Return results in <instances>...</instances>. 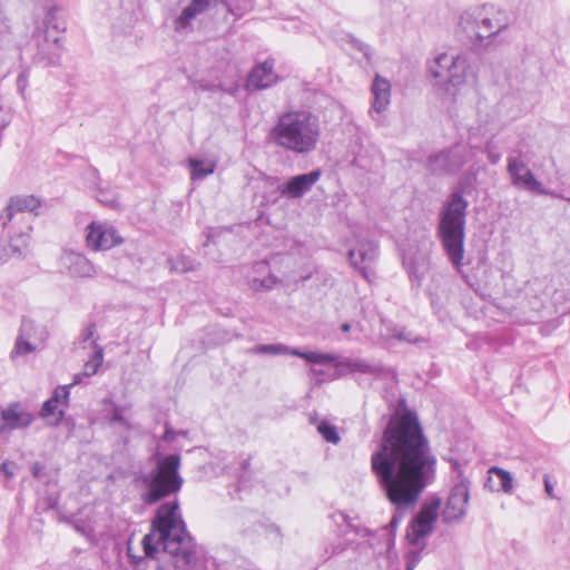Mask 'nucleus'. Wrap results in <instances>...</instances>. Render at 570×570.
<instances>
[{"mask_svg":"<svg viewBox=\"0 0 570 570\" xmlns=\"http://www.w3.org/2000/svg\"><path fill=\"white\" fill-rule=\"evenodd\" d=\"M469 502V488L464 482L455 484L448 498L443 510V520L445 522L459 521L466 512Z\"/></svg>","mask_w":570,"mask_h":570,"instance_id":"aec40b11","label":"nucleus"},{"mask_svg":"<svg viewBox=\"0 0 570 570\" xmlns=\"http://www.w3.org/2000/svg\"><path fill=\"white\" fill-rule=\"evenodd\" d=\"M468 148L456 144L428 158V169L434 175H454L466 163Z\"/></svg>","mask_w":570,"mask_h":570,"instance_id":"9b49d317","label":"nucleus"},{"mask_svg":"<svg viewBox=\"0 0 570 570\" xmlns=\"http://www.w3.org/2000/svg\"><path fill=\"white\" fill-rule=\"evenodd\" d=\"M379 255V247L374 240L368 238H356L355 245L348 250V259L352 267L357 271L367 283L375 281V263Z\"/></svg>","mask_w":570,"mask_h":570,"instance_id":"6e6552de","label":"nucleus"},{"mask_svg":"<svg viewBox=\"0 0 570 570\" xmlns=\"http://www.w3.org/2000/svg\"><path fill=\"white\" fill-rule=\"evenodd\" d=\"M438 86L450 97H455L466 86L476 83L478 73L466 55L439 53L429 66Z\"/></svg>","mask_w":570,"mask_h":570,"instance_id":"0eeeda50","label":"nucleus"},{"mask_svg":"<svg viewBox=\"0 0 570 570\" xmlns=\"http://www.w3.org/2000/svg\"><path fill=\"white\" fill-rule=\"evenodd\" d=\"M567 200H569V202H570V198H567Z\"/></svg>","mask_w":570,"mask_h":570,"instance_id":"8fccbe9b","label":"nucleus"},{"mask_svg":"<svg viewBox=\"0 0 570 570\" xmlns=\"http://www.w3.org/2000/svg\"><path fill=\"white\" fill-rule=\"evenodd\" d=\"M56 12H57L56 6H51L48 9L46 17H45V26L47 29L52 28L58 31H65L66 30L65 22L57 19Z\"/></svg>","mask_w":570,"mask_h":570,"instance_id":"72a5a7b5","label":"nucleus"},{"mask_svg":"<svg viewBox=\"0 0 570 570\" xmlns=\"http://www.w3.org/2000/svg\"><path fill=\"white\" fill-rule=\"evenodd\" d=\"M321 136L318 116L303 109L279 114L268 132V138L275 146L296 155H308L316 150Z\"/></svg>","mask_w":570,"mask_h":570,"instance_id":"7ed1b4c3","label":"nucleus"},{"mask_svg":"<svg viewBox=\"0 0 570 570\" xmlns=\"http://www.w3.org/2000/svg\"><path fill=\"white\" fill-rule=\"evenodd\" d=\"M176 439V432H174L171 429H166L164 435H163V440L167 441V442H171Z\"/></svg>","mask_w":570,"mask_h":570,"instance_id":"a19ab883","label":"nucleus"},{"mask_svg":"<svg viewBox=\"0 0 570 570\" xmlns=\"http://www.w3.org/2000/svg\"><path fill=\"white\" fill-rule=\"evenodd\" d=\"M96 351L91 355V357L85 363L83 370L81 373H78L73 376V381L69 387L82 383V377H91L98 372V368L101 366L104 361V348L97 346L95 344Z\"/></svg>","mask_w":570,"mask_h":570,"instance_id":"cd10ccee","label":"nucleus"},{"mask_svg":"<svg viewBox=\"0 0 570 570\" xmlns=\"http://www.w3.org/2000/svg\"><path fill=\"white\" fill-rule=\"evenodd\" d=\"M317 431L330 443L337 444L341 440L336 426L325 421L317 425Z\"/></svg>","mask_w":570,"mask_h":570,"instance_id":"473e14b6","label":"nucleus"},{"mask_svg":"<svg viewBox=\"0 0 570 570\" xmlns=\"http://www.w3.org/2000/svg\"><path fill=\"white\" fill-rule=\"evenodd\" d=\"M218 3L227 7L229 13L235 14L234 9L226 0H191L190 3L183 9L180 14L176 18L174 26L176 31L191 30L193 21L200 14L205 13Z\"/></svg>","mask_w":570,"mask_h":570,"instance_id":"dca6fc26","label":"nucleus"},{"mask_svg":"<svg viewBox=\"0 0 570 570\" xmlns=\"http://www.w3.org/2000/svg\"><path fill=\"white\" fill-rule=\"evenodd\" d=\"M85 232L86 245L95 252L109 250L125 242L118 229L106 220H92Z\"/></svg>","mask_w":570,"mask_h":570,"instance_id":"9d476101","label":"nucleus"},{"mask_svg":"<svg viewBox=\"0 0 570 570\" xmlns=\"http://www.w3.org/2000/svg\"><path fill=\"white\" fill-rule=\"evenodd\" d=\"M346 366L351 372L366 373L375 376L381 372V367L379 365L372 364L365 360L348 361Z\"/></svg>","mask_w":570,"mask_h":570,"instance_id":"2f4dec72","label":"nucleus"},{"mask_svg":"<svg viewBox=\"0 0 570 570\" xmlns=\"http://www.w3.org/2000/svg\"><path fill=\"white\" fill-rule=\"evenodd\" d=\"M180 455L169 454L158 458L155 468L136 478V485L145 490L141 500L146 504H154L159 500L177 493L183 485L179 474Z\"/></svg>","mask_w":570,"mask_h":570,"instance_id":"423d86ee","label":"nucleus"},{"mask_svg":"<svg viewBox=\"0 0 570 570\" xmlns=\"http://www.w3.org/2000/svg\"><path fill=\"white\" fill-rule=\"evenodd\" d=\"M489 474H493L499 479V485L495 488V491H502L504 493L512 492L513 478L509 471L499 466H492L489 469Z\"/></svg>","mask_w":570,"mask_h":570,"instance_id":"c756f323","label":"nucleus"},{"mask_svg":"<svg viewBox=\"0 0 570 570\" xmlns=\"http://www.w3.org/2000/svg\"><path fill=\"white\" fill-rule=\"evenodd\" d=\"M440 505V499H433L424 504L415 515L411 524V532L407 533L412 543L417 544L421 539L431 533L433 524L438 519Z\"/></svg>","mask_w":570,"mask_h":570,"instance_id":"4468645a","label":"nucleus"},{"mask_svg":"<svg viewBox=\"0 0 570 570\" xmlns=\"http://www.w3.org/2000/svg\"><path fill=\"white\" fill-rule=\"evenodd\" d=\"M478 18L481 19V43L507 29L510 23V19L503 10L490 4H484V11L479 13Z\"/></svg>","mask_w":570,"mask_h":570,"instance_id":"6ab92c4d","label":"nucleus"},{"mask_svg":"<svg viewBox=\"0 0 570 570\" xmlns=\"http://www.w3.org/2000/svg\"><path fill=\"white\" fill-rule=\"evenodd\" d=\"M476 292H478L481 296H483V295H484L482 291H480V292H479V291L476 289Z\"/></svg>","mask_w":570,"mask_h":570,"instance_id":"de8ad7c7","label":"nucleus"},{"mask_svg":"<svg viewBox=\"0 0 570 570\" xmlns=\"http://www.w3.org/2000/svg\"><path fill=\"white\" fill-rule=\"evenodd\" d=\"M483 11L484 6L470 8L461 14L459 20V35L473 46H481V19H476V17L479 13H483Z\"/></svg>","mask_w":570,"mask_h":570,"instance_id":"412c9836","label":"nucleus"},{"mask_svg":"<svg viewBox=\"0 0 570 570\" xmlns=\"http://www.w3.org/2000/svg\"><path fill=\"white\" fill-rule=\"evenodd\" d=\"M2 258H3V257H2V254L0 253V261H2Z\"/></svg>","mask_w":570,"mask_h":570,"instance_id":"09e8293b","label":"nucleus"},{"mask_svg":"<svg viewBox=\"0 0 570 570\" xmlns=\"http://www.w3.org/2000/svg\"><path fill=\"white\" fill-rule=\"evenodd\" d=\"M373 102L370 116L377 124L381 122L380 118H375L373 114L381 115L384 112L391 102V85L390 81L376 75L372 83Z\"/></svg>","mask_w":570,"mask_h":570,"instance_id":"5701e85b","label":"nucleus"},{"mask_svg":"<svg viewBox=\"0 0 570 570\" xmlns=\"http://www.w3.org/2000/svg\"><path fill=\"white\" fill-rule=\"evenodd\" d=\"M436 459L423 435L415 414L406 412L384 431L380 449L371 465L377 484L394 507L390 522L394 528L401 517L417 504L435 478Z\"/></svg>","mask_w":570,"mask_h":570,"instance_id":"f257e3e1","label":"nucleus"},{"mask_svg":"<svg viewBox=\"0 0 570 570\" xmlns=\"http://www.w3.org/2000/svg\"><path fill=\"white\" fill-rule=\"evenodd\" d=\"M381 334L386 340L396 338L401 342L410 344H420L424 338L414 335L412 332L406 331L404 327L397 326L391 322L382 321Z\"/></svg>","mask_w":570,"mask_h":570,"instance_id":"bb28decb","label":"nucleus"},{"mask_svg":"<svg viewBox=\"0 0 570 570\" xmlns=\"http://www.w3.org/2000/svg\"><path fill=\"white\" fill-rule=\"evenodd\" d=\"M256 354L268 355H293L306 360L313 364H327L335 362L337 356L328 353L301 352L297 348H291L284 344H262L253 348Z\"/></svg>","mask_w":570,"mask_h":570,"instance_id":"2eb2a0df","label":"nucleus"},{"mask_svg":"<svg viewBox=\"0 0 570 570\" xmlns=\"http://www.w3.org/2000/svg\"><path fill=\"white\" fill-rule=\"evenodd\" d=\"M543 484H544V491L548 494L549 498H554V488L553 484L550 482V478L548 474L543 475Z\"/></svg>","mask_w":570,"mask_h":570,"instance_id":"e433bc0d","label":"nucleus"},{"mask_svg":"<svg viewBox=\"0 0 570 570\" xmlns=\"http://www.w3.org/2000/svg\"><path fill=\"white\" fill-rule=\"evenodd\" d=\"M99 200H100V203L106 202V203H108L110 206H112V205H114V202H112V200H110V202H109V200H104V199H101V198H99Z\"/></svg>","mask_w":570,"mask_h":570,"instance_id":"49530a36","label":"nucleus"},{"mask_svg":"<svg viewBox=\"0 0 570 570\" xmlns=\"http://www.w3.org/2000/svg\"><path fill=\"white\" fill-rule=\"evenodd\" d=\"M2 419L6 421L7 432L27 429L35 421L32 413L20 402H11L3 407Z\"/></svg>","mask_w":570,"mask_h":570,"instance_id":"4be33fe9","label":"nucleus"},{"mask_svg":"<svg viewBox=\"0 0 570 570\" xmlns=\"http://www.w3.org/2000/svg\"><path fill=\"white\" fill-rule=\"evenodd\" d=\"M276 80L277 76L274 72V61L265 60L250 71L246 87L248 89L262 90L272 86Z\"/></svg>","mask_w":570,"mask_h":570,"instance_id":"393cba45","label":"nucleus"},{"mask_svg":"<svg viewBox=\"0 0 570 570\" xmlns=\"http://www.w3.org/2000/svg\"><path fill=\"white\" fill-rule=\"evenodd\" d=\"M507 170L514 186L524 188L540 195L556 196L554 193L548 191L543 185L535 179L528 165L519 156H510L508 158Z\"/></svg>","mask_w":570,"mask_h":570,"instance_id":"ddd939ff","label":"nucleus"},{"mask_svg":"<svg viewBox=\"0 0 570 570\" xmlns=\"http://www.w3.org/2000/svg\"><path fill=\"white\" fill-rule=\"evenodd\" d=\"M40 207V199L33 195H18L10 198L0 214L3 232L9 237V250L13 256L24 255L29 245L31 225L26 213H33Z\"/></svg>","mask_w":570,"mask_h":570,"instance_id":"39448f33","label":"nucleus"},{"mask_svg":"<svg viewBox=\"0 0 570 570\" xmlns=\"http://www.w3.org/2000/svg\"><path fill=\"white\" fill-rule=\"evenodd\" d=\"M62 53V47L59 38H55L52 41L43 35V40L38 43V50L35 56V61L38 63H45V66H56L60 61Z\"/></svg>","mask_w":570,"mask_h":570,"instance_id":"a878e982","label":"nucleus"},{"mask_svg":"<svg viewBox=\"0 0 570 570\" xmlns=\"http://www.w3.org/2000/svg\"><path fill=\"white\" fill-rule=\"evenodd\" d=\"M69 402V386H58L52 396L47 400L39 412L40 417L47 420L50 425H58L65 415Z\"/></svg>","mask_w":570,"mask_h":570,"instance_id":"f3484780","label":"nucleus"},{"mask_svg":"<svg viewBox=\"0 0 570 570\" xmlns=\"http://www.w3.org/2000/svg\"><path fill=\"white\" fill-rule=\"evenodd\" d=\"M95 331H96V326H95V324H90V325L86 328V331H85V333H83V342H87V341L91 340V338H92V336H94Z\"/></svg>","mask_w":570,"mask_h":570,"instance_id":"ea45409f","label":"nucleus"},{"mask_svg":"<svg viewBox=\"0 0 570 570\" xmlns=\"http://www.w3.org/2000/svg\"><path fill=\"white\" fill-rule=\"evenodd\" d=\"M488 158L491 164H497L500 160L501 156L498 153L489 150Z\"/></svg>","mask_w":570,"mask_h":570,"instance_id":"79ce46f5","label":"nucleus"},{"mask_svg":"<svg viewBox=\"0 0 570 570\" xmlns=\"http://www.w3.org/2000/svg\"><path fill=\"white\" fill-rule=\"evenodd\" d=\"M2 411H3V407H0V434L7 432L6 421H4V419H2Z\"/></svg>","mask_w":570,"mask_h":570,"instance_id":"c03bdc74","label":"nucleus"},{"mask_svg":"<svg viewBox=\"0 0 570 570\" xmlns=\"http://www.w3.org/2000/svg\"><path fill=\"white\" fill-rule=\"evenodd\" d=\"M60 266L68 271L70 275L88 277L95 273L94 265L80 253L65 249L60 256Z\"/></svg>","mask_w":570,"mask_h":570,"instance_id":"b1692460","label":"nucleus"},{"mask_svg":"<svg viewBox=\"0 0 570 570\" xmlns=\"http://www.w3.org/2000/svg\"><path fill=\"white\" fill-rule=\"evenodd\" d=\"M111 422L119 423L125 426H129L126 417L124 416V410L119 407H115L111 413Z\"/></svg>","mask_w":570,"mask_h":570,"instance_id":"c9c22d12","label":"nucleus"},{"mask_svg":"<svg viewBox=\"0 0 570 570\" xmlns=\"http://www.w3.org/2000/svg\"><path fill=\"white\" fill-rule=\"evenodd\" d=\"M12 464L8 462H3L0 464V474L3 473L8 478L13 475V471L11 470Z\"/></svg>","mask_w":570,"mask_h":570,"instance_id":"58836bf2","label":"nucleus"},{"mask_svg":"<svg viewBox=\"0 0 570 570\" xmlns=\"http://www.w3.org/2000/svg\"><path fill=\"white\" fill-rule=\"evenodd\" d=\"M353 43H354V47L356 49H358L360 51H362L365 57H367V58L370 57V47L367 45H364L363 42H361L358 40H354Z\"/></svg>","mask_w":570,"mask_h":570,"instance_id":"4c0bfd02","label":"nucleus"},{"mask_svg":"<svg viewBox=\"0 0 570 570\" xmlns=\"http://www.w3.org/2000/svg\"><path fill=\"white\" fill-rule=\"evenodd\" d=\"M188 165L190 167V178L193 180H200L212 175L215 171L216 163L213 160H204L189 158Z\"/></svg>","mask_w":570,"mask_h":570,"instance_id":"c85d7f7f","label":"nucleus"},{"mask_svg":"<svg viewBox=\"0 0 570 570\" xmlns=\"http://www.w3.org/2000/svg\"><path fill=\"white\" fill-rule=\"evenodd\" d=\"M168 264L171 271L181 274L195 271L198 266V264L193 258L186 255H178L174 258H169Z\"/></svg>","mask_w":570,"mask_h":570,"instance_id":"7c9ffc66","label":"nucleus"},{"mask_svg":"<svg viewBox=\"0 0 570 570\" xmlns=\"http://www.w3.org/2000/svg\"><path fill=\"white\" fill-rule=\"evenodd\" d=\"M42 470H43V466L41 464L35 463L32 465V474H33V476H36V478L39 476Z\"/></svg>","mask_w":570,"mask_h":570,"instance_id":"37998d69","label":"nucleus"},{"mask_svg":"<svg viewBox=\"0 0 570 570\" xmlns=\"http://www.w3.org/2000/svg\"><path fill=\"white\" fill-rule=\"evenodd\" d=\"M432 240L423 236L415 246H410L403 255V265L412 282H422L430 272Z\"/></svg>","mask_w":570,"mask_h":570,"instance_id":"1a4fd4ad","label":"nucleus"},{"mask_svg":"<svg viewBox=\"0 0 570 570\" xmlns=\"http://www.w3.org/2000/svg\"><path fill=\"white\" fill-rule=\"evenodd\" d=\"M322 173L320 169L312 170L291 177L284 185L278 187L281 196L287 199H298L312 190L320 180Z\"/></svg>","mask_w":570,"mask_h":570,"instance_id":"a211bd4d","label":"nucleus"},{"mask_svg":"<svg viewBox=\"0 0 570 570\" xmlns=\"http://www.w3.org/2000/svg\"><path fill=\"white\" fill-rule=\"evenodd\" d=\"M468 205L462 194L454 191L449 196L439 214L438 237L449 262L456 271L464 265Z\"/></svg>","mask_w":570,"mask_h":570,"instance_id":"20e7f679","label":"nucleus"},{"mask_svg":"<svg viewBox=\"0 0 570 570\" xmlns=\"http://www.w3.org/2000/svg\"><path fill=\"white\" fill-rule=\"evenodd\" d=\"M178 509L177 501L161 504L151 522V531L144 537L141 544L147 558L155 559L161 547L174 558L176 568H185L196 561V544Z\"/></svg>","mask_w":570,"mask_h":570,"instance_id":"f03ea898","label":"nucleus"},{"mask_svg":"<svg viewBox=\"0 0 570 570\" xmlns=\"http://www.w3.org/2000/svg\"><path fill=\"white\" fill-rule=\"evenodd\" d=\"M28 80H29V71L27 69L21 70L17 78V89L23 98L26 96Z\"/></svg>","mask_w":570,"mask_h":570,"instance_id":"f704fd0d","label":"nucleus"},{"mask_svg":"<svg viewBox=\"0 0 570 570\" xmlns=\"http://www.w3.org/2000/svg\"><path fill=\"white\" fill-rule=\"evenodd\" d=\"M49 333L46 326L36 324L29 318H23L14 347L11 352V358L18 355L24 356L38 351L45 345Z\"/></svg>","mask_w":570,"mask_h":570,"instance_id":"f8f14e48","label":"nucleus"},{"mask_svg":"<svg viewBox=\"0 0 570 570\" xmlns=\"http://www.w3.org/2000/svg\"><path fill=\"white\" fill-rule=\"evenodd\" d=\"M341 330L343 332H348L351 330V324L350 323H343L342 326H341Z\"/></svg>","mask_w":570,"mask_h":570,"instance_id":"a18cd8bd","label":"nucleus"}]
</instances>
